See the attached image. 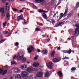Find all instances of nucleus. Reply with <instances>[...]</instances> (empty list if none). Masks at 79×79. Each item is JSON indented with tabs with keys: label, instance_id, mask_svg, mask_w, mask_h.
Wrapping results in <instances>:
<instances>
[{
	"label": "nucleus",
	"instance_id": "f257e3e1",
	"mask_svg": "<svg viewBox=\"0 0 79 79\" xmlns=\"http://www.w3.org/2000/svg\"><path fill=\"white\" fill-rule=\"evenodd\" d=\"M68 7L67 6H66V7L65 9V12L64 14L63 13H61L60 15L59 19H61L64 16H66V15H67L68 13Z\"/></svg>",
	"mask_w": 79,
	"mask_h": 79
},
{
	"label": "nucleus",
	"instance_id": "f03ea898",
	"mask_svg": "<svg viewBox=\"0 0 79 79\" xmlns=\"http://www.w3.org/2000/svg\"><path fill=\"white\" fill-rule=\"evenodd\" d=\"M47 67L48 68H50V69H53V67L54 66V64L52 62H49L47 64Z\"/></svg>",
	"mask_w": 79,
	"mask_h": 79
},
{
	"label": "nucleus",
	"instance_id": "7ed1b4c3",
	"mask_svg": "<svg viewBox=\"0 0 79 79\" xmlns=\"http://www.w3.org/2000/svg\"><path fill=\"white\" fill-rule=\"evenodd\" d=\"M6 73H7V70H5L3 71V69L0 68V74L2 73V75L4 76L6 74Z\"/></svg>",
	"mask_w": 79,
	"mask_h": 79
},
{
	"label": "nucleus",
	"instance_id": "20e7f679",
	"mask_svg": "<svg viewBox=\"0 0 79 79\" xmlns=\"http://www.w3.org/2000/svg\"><path fill=\"white\" fill-rule=\"evenodd\" d=\"M44 75V73L40 72L38 73H37V75H36V77H42Z\"/></svg>",
	"mask_w": 79,
	"mask_h": 79
},
{
	"label": "nucleus",
	"instance_id": "39448f33",
	"mask_svg": "<svg viewBox=\"0 0 79 79\" xmlns=\"http://www.w3.org/2000/svg\"><path fill=\"white\" fill-rule=\"evenodd\" d=\"M27 50L28 53H31L32 51L34 50V49L32 46H31L28 48H27Z\"/></svg>",
	"mask_w": 79,
	"mask_h": 79
},
{
	"label": "nucleus",
	"instance_id": "423d86ee",
	"mask_svg": "<svg viewBox=\"0 0 79 79\" xmlns=\"http://www.w3.org/2000/svg\"><path fill=\"white\" fill-rule=\"evenodd\" d=\"M18 21H19L20 20H23L24 19V17L23 16V15H20L17 18Z\"/></svg>",
	"mask_w": 79,
	"mask_h": 79
},
{
	"label": "nucleus",
	"instance_id": "0eeeda50",
	"mask_svg": "<svg viewBox=\"0 0 79 79\" xmlns=\"http://www.w3.org/2000/svg\"><path fill=\"white\" fill-rule=\"evenodd\" d=\"M32 71H33V67L32 66H30L27 69V71L28 72H32Z\"/></svg>",
	"mask_w": 79,
	"mask_h": 79
},
{
	"label": "nucleus",
	"instance_id": "6e6552de",
	"mask_svg": "<svg viewBox=\"0 0 79 79\" xmlns=\"http://www.w3.org/2000/svg\"><path fill=\"white\" fill-rule=\"evenodd\" d=\"M22 77H26L27 75V73L26 71L23 72L21 74Z\"/></svg>",
	"mask_w": 79,
	"mask_h": 79
},
{
	"label": "nucleus",
	"instance_id": "1a4fd4ad",
	"mask_svg": "<svg viewBox=\"0 0 79 79\" xmlns=\"http://www.w3.org/2000/svg\"><path fill=\"white\" fill-rule=\"evenodd\" d=\"M13 70L15 73H18L20 71V70L18 68H14L13 69Z\"/></svg>",
	"mask_w": 79,
	"mask_h": 79
},
{
	"label": "nucleus",
	"instance_id": "9d476101",
	"mask_svg": "<svg viewBox=\"0 0 79 79\" xmlns=\"http://www.w3.org/2000/svg\"><path fill=\"white\" fill-rule=\"evenodd\" d=\"M33 66H34V67H39V63L37 62H34L33 64Z\"/></svg>",
	"mask_w": 79,
	"mask_h": 79
},
{
	"label": "nucleus",
	"instance_id": "9b49d317",
	"mask_svg": "<svg viewBox=\"0 0 79 79\" xmlns=\"http://www.w3.org/2000/svg\"><path fill=\"white\" fill-rule=\"evenodd\" d=\"M38 12H39V13H42V12H43V13H48V10L46 11V10H38Z\"/></svg>",
	"mask_w": 79,
	"mask_h": 79
},
{
	"label": "nucleus",
	"instance_id": "f8f14e48",
	"mask_svg": "<svg viewBox=\"0 0 79 79\" xmlns=\"http://www.w3.org/2000/svg\"><path fill=\"white\" fill-rule=\"evenodd\" d=\"M53 61L54 63H57V62H59L58 60V59L57 58H55L53 60Z\"/></svg>",
	"mask_w": 79,
	"mask_h": 79
},
{
	"label": "nucleus",
	"instance_id": "ddd939ff",
	"mask_svg": "<svg viewBox=\"0 0 79 79\" xmlns=\"http://www.w3.org/2000/svg\"><path fill=\"white\" fill-rule=\"evenodd\" d=\"M57 74L60 77H62V73L61 72V71H59V72H57Z\"/></svg>",
	"mask_w": 79,
	"mask_h": 79
},
{
	"label": "nucleus",
	"instance_id": "4468645a",
	"mask_svg": "<svg viewBox=\"0 0 79 79\" xmlns=\"http://www.w3.org/2000/svg\"><path fill=\"white\" fill-rule=\"evenodd\" d=\"M44 74V77H49V75H50L49 74V73H48V72H46Z\"/></svg>",
	"mask_w": 79,
	"mask_h": 79
},
{
	"label": "nucleus",
	"instance_id": "2eb2a0df",
	"mask_svg": "<svg viewBox=\"0 0 79 79\" xmlns=\"http://www.w3.org/2000/svg\"><path fill=\"white\" fill-rule=\"evenodd\" d=\"M42 16L44 19H47V16L45 13H43L42 14Z\"/></svg>",
	"mask_w": 79,
	"mask_h": 79
},
{
	"label": "nucleus",
	"instance_id": "dca6fc26",
	"mask_svg": "<svg viewBox=\"0 0 79 79\" xmlns=\"http://www.w3.org/2000/svg\"><path fill=\"white\" fill-rule=\"evenodd\" d=\"M55 51L53 50L51 54V56L52 57H53L55 56Z\"/></svg>",
	"mask_w": 79,
	"mask_h": 79
},
{
	"label": "nucleus",
	"instance_id": "f3484780",
	"mask_svg": "<svg viewBox=\"0 0 79 79\" xmlns=\"http://www.w3.org/2000/svg\"><path fill=\"white\" fill-rule=\"evenodd\" d=\"M6 16H7V21H8L9 19H10V14H9V13H7L6 14Z\"/></svg>",
	"mask_w": 79,
	"mask_h": 79
},
{
	"label": "nucleus",
	"instance_id": "a211bd4d",
	"mask_svg": "<svg viewBox=\"0 0 79 79\" xmlns=\"http://www.w3.org/2000/svg\"><path fill=\"white\" fill-rule=\"evenodd\" d=\"M37 2V3H40V2H42L43 1V0H34Z\"/></svg>",
	"mask_w": 79,
	"mask_h": 79
},
{
	"label": "nucleus",
	"instance_id": "6ab92c4d",
	"mask_svg": "<svg viewBox=\"0 0 79 79\" xmlns=\"http://www.w3.org/2000/svg\"><path fill=\"white\" fill-rule=\"evenodd\" d=\"M78 31V33L79 34V28L76 29L75 31V34H77V32Z\"/></svg>",
	"mask_w": 79,
	"mask_h": 79
},
{
	"label": "nucleus",
	"instance_id": "aec40b11",
	"mask_svg": "<svg viewBox=\"0 0 79 79\" xmlns=\"http://www.w3.org/2000/svg\"><path fill=\"white\" fill-rule=\"evenodd\" d=\"M0 11L1 13L5 12L4 9H3V8H0Z\"/></svg>",
	"mask_w": 79,
	"mask_h": 79
},
{
	"label": "nucleus",
	"instance_id": "412c9836",
	"mask_svg": "<svg viewBox=\"0 0 79 79\" xmlns=\"http://www.w3.org/2000/svg\"><path fill=\"white\" fill-rule=\"evenodd\" d=\"M79 2H78L77 3V4H76V7L75 8L76 9H77L79 7Z\"/></svg>",
	"mask_w": 79,
	"mask_h": 79
},
{
	"label": "nucleus",
	"instance_id": "4be33fe9",
	"mask_svg": "<svg viewBox=\"0 0 79 79\" xmlns=\"http://www.w3.org/2000/svg\"><path fill=\"white\" fill-rule=\"evenodd\" d=\"M71 49H70L69 50H67V53H68L69 54H71Z\"/></svg>",
	"mask_w": 79,
	"mask_h": 79
},
{
	"label": "nucleus",
	"instance_id": "5701e85b",
	"mask_svg": "<svg viewBox=\"0 0 79 79\" xmlns=\"http://www.w3.org/2000/svg\"><path fill=\"white\" fill-rule=\"evenodd\" d=\"M42 52L43 53L45 54V53H47L48 52V51L47 50H44L42 51Z\"/></svg>",
	"mask_w": 79,
	"mask_h": 79
},
{
	"label": "nucleus",
	"instance_id": "b1692460",
	"mask_svg": "<svg viewBox=\"0 0 79 79\" xmlns=\"http://www.w3.org/2000/svg\"><path fill=\"white\" fill-rule=\"evenodd\" d=\"M11 63L12 65V64H15L16 62H15V61H11Z\"/></svg>",
	"mask_w": 79,
	"mask_h": 79
},
{
	"label": "nucleus",
	"instance_id": "393cba45",
	"mask_svg": "<svg viewBox=\"0 0 79 79\" xmlns=\"http://www.w3.org/2000/svg\"><path fill=\"white\" fill-rule=\"evenodd\" d=\"M64 24V22H60L58 24V26H56V27H58V26H60L61 24Z\"/></svg>",
	"mask_w": 79,
	"mask_h": 79
},
{
	"label": "nucleus",
	"instance_id": "a878e982",
	"mask_svg": "<svg viewBox=\"0 0 79 79\" xmlns=\"http://www.w3.org/2000/svg\"><path fill=\"white\" fill-rule=\"evenodd\" d=\"M2 33L4 34H6L8 33V32L7 31H3Z\"/></svg>",
	"mask_w": 79,
	"mask_h": 79
},
{
	"label": "nucleus",
	"instance_id": "bb28decb",
	"mask_svg": "<svg viewBox=\"0 0 79 79\" xmlns=\"http://www.w3.org/2000/svg\"><path fill=\"white\" fill-rule=\"evenodd\" d=\"M27 68V66L26 65H22L21 67V68Z\"/></svg>",
	"mask_w": 79,
	"mask_h": 79
},
{
	"label": "nucleus",
	"instance_id": "cd10ccee",
	"mask_svg": "<svg viewBox=\"0 0 79 79\" xmlns=\"http://www.w3.org/2000/svg\"><path fill=\"white\" fill-rule=\"evenodd\" d=\"M39 56H36L35 57V58H34L35 60H37V59L39 58Z\"/></svg>",
	"mask_w": 79,
	"mask_h": 79
},
{
	"label": "nucleus",
	"instance_id": "c85d7f7f",
	"mask_svg": "<svg viewBox=\"0 0 79 79\" xmlns=\"http://www.w3.org/2000/svg\"><path fill=\"white\" fill-rule=\"evenodd\" d=\"M76 69V68L75 67H73L71 69V71H75Z\"/></svg>",
	"mask_w": 79,
	"mask_h": 79
},
{
	"label": "nucleus",
	"instance_id": "c756f323",
	"mask_svg": "<svg viewBox=\"0 0 79 79\" xmlns=\"http://www.w3.org/2000/svg\"><path fill=\"white\" fill-rule=\"evenodd\" d=\"M1 15L2 17H3L4 16H5V12H3L1 13Z\"/></svg>",
	"mask_w": 79,
	"mask_h": 79
},
{
	"label": "nucleus",
	"instance_id": "7c9ffc66",
	"mask_svg": "<svg viewBox=\"0 0 79 79\" xmlns=\"http://www.w3.org/2000/svg\"><path fill=\"white\" fill-rule=\"evenodd\" d=\"M51 21H52V23L53 24H54V23H55V21L53 19H51Z\"/></svg>",
	"mask_w": 79,
	"mask_h": 79
},
{
	"label": "nucleus",
	"instance_id": "2f4dec72",
	"mask_svg": "<svg viewBox=\"0 0 79 79\" xmlns=\"http://www.w3.org/2000/svg\"><path fill=\"white\" fill-rule=\"evenodd\" d=\"M65 59H69V58L68 57H63L62 58V60H65Z\"/></svg>",
	"mask_w": 79,
	"mask_h": 79
},
{
	"label": "nucleus",
	"instance_id": "473e14b6",
	"mask_svg": "<svg viewBox=\"0 0 79 79\" xmlns=\"http://www.w3.org/2000/svg\"><path fill=\"white\" fill-rule=\"evenodd\" d=\"M14 11H19V10L16 9L15 8H13L12 9Z\"/></svg>",
	"mask_w": 79,
	"mask_h": 79
},
{
	"label": "nucleus",
	"instance_id": "72a5a7b5",
	"mask_svg": "<svg viewBox=\"0 0 79 79\" xmlns=\"http://www.w3.org/2000/svg\"><path fill=\"white\" fill-rule=\"evenodd\" d=\"M75 27H79V24H77L76 25H75Z\"/></svg>",
	"mask_w": 79,
	"mask_h": 79
},
{
	"label": "nucleus",
	"instance_id": "f704fd0d",
	"mask_svg": "<svg viewBox=\"0 0 79 79\" xmlns=\"http://www.w3.org/2000/svg\"><path fill=\"white\" fill-rule=\"evenodd\" d=\"M64 53H67V50L62 51Z\"/></svg>",
	"mask_w": 79,
	"mask_h": 79
},
{
	"label": "nucleus",
	"instance_id": "c9c22d12",
	"mask_svg": "<svg viewBox=\"0 0 79 79\" xmlns=\"http://www.w3.org/2000/svg\"><path fill=\"white\" fill-rule=\"evenodd\" d=\"M5 41V40H2L0 41V44H2V43H3V42Z\"/></svg>",
	"mask_w": 79,
	"mask_h": 79
},
{
	"label": "nucleus",
	"instance_id": "e433bc0d",
	"mask_svg": "<svg viewBox=\"0 0 79 79\" xmlns=\"http://www.w3.org/2000/svg\"><path fill=\"white\" fill-rule=\"evenodd\" d=\"M4 67L5 68H6V69H9V68H10V67L8 66H4Z\"/></svg>",
	"mask_w": 79,
	"mask_h": 79
},
{
	"label": "nucleus",
	"instance_id": "4c0bfd02",
	"mask_svg": "<svg viewBox=\"0 0 79 79\" xmlns=\"http://www.w3.org/2000/svg\"><path fill=\"white\" fill-rule=\"evenodd\" d=\"M22 61H23V62H24V61H26V58H23L22 59Z\"/></svg>",
	"mask_w": 79,
	"mask_h": 79
},
{
	"label": "nucleus",
	"instance_id": "58836bf2",
	"mask_svg": "<svg viewBox=\"0 0 79 79\" xmlns=\"http://www.w3.org/2000/svg\"><path fill=\"white\" fill-rule=\"evenodd\" d=\"M19 58H20L21 60H22V58H23V56H19Z\"/></svg>",
	"mask_w": 79,
	"mask_h": 79
},
{
	"label": "nucleus",
	"instance_id": "ea45409f",
	"mask_svg": "<svg viewBox=\"0 0 79 79\" xmlns=\"http://www.w3.org/2000/svg\"><path fill=\"white\" fill-rule=\"evenodd\" d=\"M37 24L38 25H40V26H43V24L42 23H37Z\"/></svg>",
	"mask_w": 79,
	"mask_h": 79
},
{
	"label": "nucleus",
	"instance_id": "a19ab883",
	"mask_svg": "<svg viewBox=\"0 0 79 79\" xmlns=\"http://www.w3.org/2000/svg\"><path fill=\"white\" fill-rule=\"evenodd\" d=\"M6 22L3 23V25L4 26H6Z\"/></svg>",
	"mask_w": 79,
	"mask_h": 79
},
{
	"label": "nucleus",
	"instance_id": "79ce46f5",
	"mask_svg": "<svg viewBox=\"0 0 79 79\" xmlns=\"http://www.w3.org/2000/svg\"><path fill=\"white\" fill-rule=\"evenodd\" d=\"M71 15H72L71 14L68 15L67 17H70V16H71Z\"/></svg>",
	"mask_w": 79,
	"mask_h": 79
},
{
	"label": "nucleus",
	"instance_id": "37998d69",
	"mask_svg": "<svg viewBox=\"0 0 79 79\" xmlns=\"http://www.w3.org/2000/svg\"><path fill=\"white\" fill-rule=\"evenodd\" d=\"M37 7H36V6H33V9H36V8Z\"/></svg>",
	"mask_w": 79,
	"mask_h": 79
},
{
	"label": "nucleus",
	"instance_id": "c03bdc74",
	"mask_svg": "<svg viewBox=\"0 0 79 79\" xmlns=\"http://www.w3.org/2000/svg\"><path fill=\"white\" fill-rule=\"evenodd\" d=\"M16 46H18L19 45V43L17 42L15 44Z\"/></svg>",
	"mask_w": 79,
	"mask_h": 79
},
{
	"label": "nucleus",
	"instance_id": "a18cd8bd",
	"mask_svg": "<svg viewBox=\"0 0 79 79\" xmlns=\"http://www.w3.org/2000/svg\"><path fill=\"white\" fill-rule=\"evenodd\" d=\"M36 31H40V29L36 28Z\"/></svg>",
	"mask_w": 79,
	"mask_h": 79
},
{
	"label": "nucleus",
	"instance_id": "49530a36",
	"mask_svg": "<svg viewBox=\"0 0 79 79\" xmlns=\"http://www.w3.org/2000/svg\"><path fill=\"white\" fill-rule=\"evenodd\" d=\"M72 44H76V42H74V41H72Z\"/></svg>",
	"mask_w": 79,
	"mask_h": 79
},
{
	"label": "nucleus",
	"instance_id": "de8ad7c7",
	"mask_svg": "<svg viewBox=\"0 0 79 79\" xmlns=\"http://www.w3.org/2000/svg\"><path fill=\"white\" fill-rule=\"evenodd\" d=\"M60 48L61 47H58L57 49V50H60L61 49Z\"/></svg>",
	"mask_w": 79,
	"mask_h": 79
},
{
	"label": "nucleus",
	"instance_id": "09e8293b",
	"mask_svg": "<svg viewBox=\"0 0 79 79\" xmlns=\"http://www.w3.org/2000/svg\"><path fill=\"white\" fill-rule=\"evenodd\" d=\"M15 58H16V56H14V57H13V60H14V59H15Z\"/></svg>",
	"mask_w": 79,
	"mask_h": 79
},
{
	"label": "nucleus",
	"instance_id": "8fccbe9b",
	"mask_svg": "<svg viewBox=\"0 0 79 79\" xmlns=\"http://www.w3.org/2000/svg\"><path fill=\"white\" fill-rule=\"evenodd\" d=\"M37 52H38L39 53V52H40V49H38Z\"/></svg>",
	"mask_w": 79,
	"mask_h": 79
},
{
	"label": "nucleus",
	"instance_id": "3c124183",
	"mask_svg": "<svg viewBox=\"0 0 79 79\" xmlns=\"http://www.w3.org/2000/svg\"><path fill=\"white\" fill-rule=\"evenodd\" d=\"M35 71H38V70L37 69L35 68Z\"/></svg>",
	"mask_w": 79,
	"mask_h": 79
},
{
	"label": "nucleus",
	"instance_id": "603ef678",
	"mask_svg": "<svg viewBox=\"0 0 79 79\" xmlns=\"http://www.w3.org/2000/svg\"><path fill=\"white\" fill-rule=\"evenodd\" d=\"M14 0H8V1H10V2H13V1H14Z\"/></svg>",
	"mask_w": 79,
	"mask_h": 79
},
{
	"label": "nucleus",
	"instance_id": "864d4df0",
	"mask_svg": "<svg viewBox=\"0 0 79 79\" xmlns=\"http://www.w3.org/2000/svg\"><path fill=\"white\" fill-rule=\"evenodd\" d=\"M55 16H56V13L54 14L53 15V17L54 18V17H55Z\"/></svg>",
	"mask_w": 79,
	"mask_h": 79
},
{
	"label": "nucleus",
	"instance_id": "5fc2aeb1",
	"mask_svg": "<svg viewBox=\"0 0 79 79\" xmlns=\"http://www.w3.org/2000/svg\"><path fill=\"white\" fill-rule=\"evenodd\" d=\"M23 11L22 10H20V13H23Z\"/></svg>",
	"mask_w": 79,
	"mask_h": 79
},
{
	"label": "nucleus",
	"instance_id": "6e6d98bb",
	"mask_svg": "<svg viewBox=\"0 0 79 79\" xmlns=\"http://www.w3.org/2000/svg\"><path fill=\"white\" fill-rule=\"evenodd\" d=\"M6 6H7V5H8L9 4L8 3H6Z\"/></svg>",
	"mask_w": 79,
	"mask_h": 79
},
{
	"label": "nucleus",
	"instance_id": "4d7b16f0",
	"mask_svg": "<svg viewBox=\"0 0 79 79\" xmlns=\"http://www.w3.org/2000/svg\"><path fill=\"white\" fill-rule=\"evenodd\" d=\"M27 64H29L30 63V62L29 61H28L27 62Z\"/></svg>",
	"mask_w": 79,
	"mask_h": 79
},
{
	"label": "nucleus",
	"instance_id": "13d9d810",
	"mask_svg": "<svg viewBox=\"0 0 79 79\" xmlns=\"http://www.w3.org/2000/svg\"><path fill=\"white\" fill-rule=\"evenodd\" d=\"M20 1H21L22 2L23 1H24V0H20Z\"/></svg>",
	"mask_w": 79,
	"mask_h": 79
},
{
	"label": "nucleus",
	"instance_id": "bf43d9fd",
	"mask_svg": "<svg viewBox=\"0 0 79 79\" xmlns=\"http://www.w3.org/2000/svg\"><path fill=\"white\" fill-rule=\"evenodd\" d=\"M7 8L8 9H10V7L9 6H7Z\"/></svg>",
	"mask_w": 79,
	"mask_h": 79
},
{
	"label": "nucleus",
	"instance_id": "052dcab7",
	"mask_svg": "<svg viewBox=\"0 0 79 79\" xmlns=\"http://www.w3.org/2000/svg\"><path fill=\"white\" fill-rule=\"evenodd\" d=\"M68 40H71V39H70V38H68Z\"/></svg>",
	"mask_w": 79,
	"mask_h": 79
},
{
	"label": "nucleus",
	"instance_id": "680f3d73",
	"mask_svg": "<svg viewBox=\"0 0 79 79\" xmlns=\"http://www.w3.org/2000/svg\"><path fill=\"white\" fill-rule=\"evenodd\" d=\"M77 15L79 17V13Z\"/></svg>",
	"mask_w": 79,
	"mask_h": 79
},
{
	"label": "nucleus",
	"instance_id": "e2e57ef3",
	"mask_svg": "<svg viewBox=\"0 0 79 79\" xmlns=\"http://www.w3.org/2000/svg\"><path fill=\"white\" fill-rule=\"evenodd\" d=\"M17 33H18V32L16 31V32H15V34H16Z\"/></svg>",
	"mask_w": 79,
	"mask_h": 79
},
{
	"label": "nucleus",
	"instance_id": "0e129e2a",
	"mask_svg": "<svg viewBox=\"0 0 79 79\" xmlns=\"http://www.w3.org/2000/svg\"><path fill=\"white\" fill-rule=\"evenodd\" d=\"M58 12H56V14H58Z\"/></svg>",
	"mask_w": 79,
	"mask_h": 79
},
{
	"label": "nucleus",
	"instance_id": "69168bd1",
	"mask_svg": "<svg viewBox=\"0 0 79 79\" xmlns=\"http://www.w3.org/2000/svg\"><path fill=\"white\" fill-rule=\"evenodd\" d=\"M62 0H59V2H61V1Z\"/></svg>",
	"mask_w": 79,
	"mask_h": 79
},
{
	"label": "nucleus",
	"instance_id": "338daca9",
	"mask_svg": "<svg viewBox=\"0 0 79 79\" xmlns=\"http://www.w3.org/2000/svg\"><path fill=\"white\" fill-rule=\"evenodd\" d=\"M78 68H79V64H78Z\"/></svg>",
	"mask_w": 79,
	"mask_h": 79
},
{
	"label": "nucleus",
	"instance_id": "774afa93",
	"mask_svg": "<svg viewBox=\"0 0 79 79\" xmlns=\"http://www.w3.org/2000/svg\"><path fill=\"white\" fill-rule=\"evenodd\" d=\"M21 55H23V56H24V55H23V54H21Z\"/></svg>",
	"mask_w": 79,
	"mask_h": 79
}]
</instances>
